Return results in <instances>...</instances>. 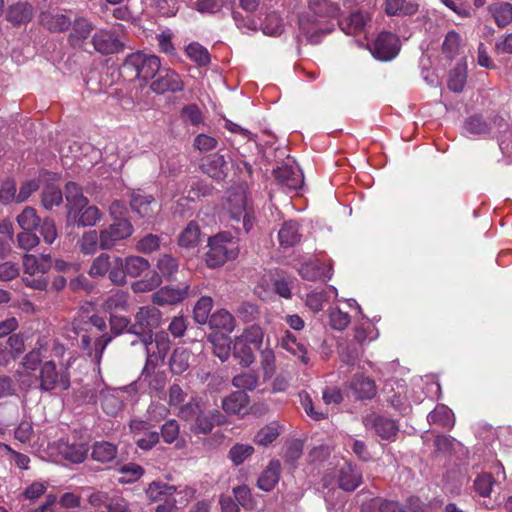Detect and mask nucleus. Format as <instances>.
<instances>
[{"instance_id": "2f4dec72", "label": "nucleus", "mask_w": 512, "mask_h": 512, "mask_svg": "<svg viewBox=\"0 0 512 512\" xmlns=\"http://www.w3.org/2000/svg\"><path fill=\"white\" fill-rule=\"evenodd\" d=\"M281 347L299 358L302 363H308L309 359L306 356V347L302 343L298 342L296 336L290 331H285L284 335L282 336Z\"/></svg>"}, {"instance_id": "9b49d317", "label": "nucleus", "mask_w": 512, "mask_h": 512, "mask_svg": "<svg viewBox=\"0 0 512 512\" xmlns=\"http://www.w3.org/2000/svg\"><path fill=\"white\" fill-rule=\"evenodd\" d=\"M92 512H129L125 499L111 496L107 492L97 491L89 496Z\"/></svg>"}, {"instance_id": "0e129e2a", "label": "nucleus", "mask_w": 512, "mask_h": 512, "mask_svg": "<svg viewBox=\"0 0 512 512\" xmlns=\"http://www.w3.org/2000/svg\"><path fill=\"white\" fill-rule=\"evenodd\" d=\"M279 434L278 425L272 423L258 431L254 437V442L261 446H268L277 439Z\"/></svg>"}, {"instance_id": "c756f323", "label": "nucleus", "mask_w": 512, "mask_h": 512, "mask_svg": "<svg viewBox=\"0 0 512 512\" xmlns=\"http://www.w3.org/2000/svg\"><path fill=\"white\" fill-rule=\"evenodd\" d=\"M208 322L211 328L221 330L225 335H229L235 328L233 315L224 309L214 312Z\"/></svg>"}, {"instance_id": "cd10ccee", "label": "nucleus", "mask_w": 512, "mask_h": 512, "mask_svg": "<svg viewBox=\"0 0 512 512\" xmlns=\"http://www.w3.org/2000/svg\"><path fill=\"white\" fill-rule=\"evenodd\" d=\"M47 346L48 340L45 337L38 339L35 348L23 358V365L27 370L34 371L40 368L43 358L46 357Z\"/></svg>"}, {"instance_id": "39448f33", "label": "nucleus", "mask_w": 512, "mask_h": 512, "mask_svg": "<svg viewBox=\"0 0 512 512\" xmlns=\"http://www.w3.org/2000/svg\"><path fill=\"white\" fill-rule=\"evenodd\" d=\"M141 343L146 351V363L142 370V377L147 379L152 376L153 370L163 363L171 348V342L168 333L160 331L156 333L154 340L152 337L150 339L143 337L141 338Z\"/></svg>"}, {"instance_id": "aec40b11", "label": "nucleus", "mask_w": 512, "mask_h": 512, "mask_svg": "<svg viewBox=\"0 0 512 512\" xmlns=\"http://www.w3.org/2000/svg\"><path fill=\"white\" fill-rule=\"evenodd\" d=\"M339 487L345 491H354L362 482V474L356 465L346 463L339 473Z\"/></svg>"}, {"instance_id": "bf43d9fd", "label": "nucleus", "mask_w": 512, "mask_h": 512, "mask_svg": "<svg viewBox=\"0 0 512 512\" xmlns=\"http://www.w3.org/2000/svg\"><path fill=\"white\" fill-rule=\"evenodd\" d=\"M213 306V300L211 297H201L194 307V319L199 324H205L210 319V312Z\"/></svg>"}, {"instance_id": "58836bf2", "label": "nucleus", "mask_w": 512, "mask_h": 512, "mask_svg": "<svg viewBox=\"0 0 512 512\" xmlns=\"http://www.w3.org/2000/svg\"><path fill=\"white\" fill-rule=\"evenodd\" d=\"M234 0H196L192 9L200 14H216L223 8H231Z\"/></svg>"}, {"instance_id": "0eeeda50", "label": "nucleus", "mask_w": 512, "mask_h": 512, "mask_svg": "<svg viewBox=\"0 0 512 512\" xmlns=\"http://www.w3.org/2000/svg\"><path fill=\"white\" fill-rule=\"evenodd\" d=\"M226 207L231 219L237 222L242 220L243 229L246 233L253 228V209L250 206L246 192L243 189H237L229 193Z\"/></svg>"}, {"instance_id": "f257e3e1", "label": "nucleus", "mask_w": 512, "mask_h": 512, "mask_svg": "<svg viewBox=\"0 0 512 512\" xmlns=\"http://www.w3.org/2000/svg\"><path fill=\"white\" fill-rule=\"evenodd\" d=\"M308 8L312 15L303 14L299 17V30L309 43L318 44L332 28L323 27L317 18H336L340 8L332 0H308Z\"/></svg>"}, {"instance_id": "c85d7f7f", "label": "nucleus", "mask_w": 512, "mask_h": 512, "mask_svg": "<svg viewBox=\"0 0 512 512\" xmlns=\"http://www.w3.org/2000/svg\"><path fill=\"white\" fill-rule=\"evenodd\" d=\"M129 294L122 290H116L109 294L102 304V308L110 315L118 311H126L128 308Z\"/></svg>"}, {"instance_id": "603ef678", "label": "nucleus", "mask_w": 512, "mask_h": 512, "mask_svg": "<svg viewBox=\"0 0 512 512\" xmlns=\"http://www.w3.org/2000/svg\"><path fill=\"white\" fill-rule=\"evenodd\" d=\"M117 448L110 442H97L93 446L92 457L99 462H109L116 457Z\"/></svg>"}, {"instance_id": "f704fd0d", "label": "nucleus", "mask_w": 512, "mask_h": 512, "mask_svg": "<svg viewBox=\"0 0 512 512\" xmlns=\"http://www.w3.org/2000/svg\"><path fill=\"white\" fill-rule=\"evenodd\" d=\"M247 404V394L244 391H237L223 400L222 408L228 414H240L246 409Z\"/></svg>"}, {"instance_id": "72a5a7b5", "label": "nucleus", "mask_w": 512, "mask_h": 512, "mask_svg": "<svg viewBox=\"0 0 512 512\" xmlns=\"http://www.w3.org/2000/svg\"><path fill=\"white\" fill-rule=\"evenodd\" d=\"M209 341L213 346V353L222 362L226 361L231 352V341L228 335L224 333L215 332L209 336Z\"/></svg>"}, {"instance_id": "ddd939ff", "label": "nucleus", "mask_w": 512, "mask_h": 512, "mask_svg": "<svg viewBox=\"0 0 512 512\" xmlns=\"http://www.w3.org/2000/svg\"><path fill=\"white\" fill-rule=\"evenodd\" d=\"M366 428L373 429L375 433L384 440L393 439L397 432L398 426L396 422L392 419L378 416V415H370L364 418L363 421Z\"/></svg>"}, {"instance_id": "e433bc0d", "label": "nucleus", "mask_w": 512, "mask_h": 512, "mask_svg": "<svg viewBox=\"0 0 512 512\" xmlns=\"http://www.w3.org/2000/svg\"><path fill=\"white\" fill-rule=\"evenodd\" d=\"M190 351L183 347L176 348L169 361L170 370L173 374L181 375L189 368Z\"/></svg>"}, {"instance_id": "2eb2a0df", "label": "nucleus", "mask_w": 512, "mask_h": 512, "mask_svg": "<svg viewBox=\"0 0 512 512\" xmlns=\"http://www.w3.org/2000/svg\"><path fill=\"white\" fill-rule=\"evenodd\" d=\"M274 176L277 182L288 190H297L303 184V177L300 171L291 166H281L274 170Z\"/></svg>"}, {"instance_id": "37998d69", "label": "nucleus", "mask_w": 512, "mask_h": 512, "mask_svg": "<svg viewBox=\"0 0 512 512\" xmlns=\"http://www.w3.org/2000/svg\"><path fill=\"white\" fill-rule=\"evenodd\" d=\"M99 401L103 411L108 415H115L121 410L122 402L111 390L105 389L99 392L96 402Z\"/></svg>"}, {"instance_id": "c9c22d12", "label": "nucleus", "mask_w": 512, "mask_h": 512, "mask_svg": "<svg viewBox=\"0 0 512 512\" xmlns=\"http://www.w3.org/2000/svg\"><path fill=\"white\" fill-rule=\"evenodd\" d=\"M201 230L197 222L190 221L180 233L178 238L179 246L183 248H194L199 245Z\"/></svg>"}, {"instance_id": "6e6d98bb", "label": "nucleus", "mask_w": 512, "mask_h": 512, "mask_svg": "<svg viewBox=\"0 0 512 512\" xmlns=\"http://www.w3.org/2000/svg\"><path fill=\"white\" fill-rule=\"evenodd\" d=\"M466 133L474 136L486 135L490 132V125L478 115L469 117L464 124Z\"/></svg>"}, {"instance_id": "7c9ffc66", "label": "nucleus", "mask_w": 512, "mask_h": 512, "mask_svg": "<svg viewBox=\"0 0 512 512\" xmlns=\"http://www.w3.org/2000/svg\"><path fill=\"white\" fill-rule=\"evenodd\" d=\"M154 203L155 199L152 195L141 192H134L130 200L132 210L141 217H149L152 214V204Z\"/></svg>"}, {"instance_id": "6ab92c4d", "label": "nucleus", "mask_w": 512, "mask_h": 512, "mask_svg": "<svg viewBox=\"0 0 512 512\" xmlns=\"http://www.w3.org/2000/svg\"><path fill=\"white\" fill-rule=\"evenodd\" d=\"M39 21L44 28L53 33L64 32L71 26V20L67 15L49 11L42 12Z\"/></svg>"}, {"instance_id": "423d86ee", "label": "nucleus", "mask_w": 512, "mask_h": 512, "mask_svg": "<svg viewBox=\"0 0 512 512\" xmlns=\"http://www.w3.org/2000/svg\"><path fill=\"white\" fill-rule=\"evenodd\" d=\"M68 367L69 363L65 368L58 369L53 360L43 362L37 376L38 388L43 392H50L55 389L68 390L70 387Z\"/></svg>"}, {"instance_id": "4be33fe9", "label": "nucleus", "mask_w": 512, "mask_h": 512, "mask_svg": "<svg viewBox=\"0 0 512 512\" xmlns=\"http://www.w3.org/2000/svg\"><path fill=\"white\" fill-rule=\"evenodd\" d=\"M34 9L28 2H17L7 10V20L14 25L26 24L31 21Z\"/></svg>"}, {"instance_id": "a211bd4d", "label": "nucleus", "mask_w": 512, "mask_h": 512, "mask_svg": "<svg viewBox=\"0 0 512 512\" xmlns=\"http://www.w3.org/2000/svg\"><path fill=\"white\" fill-rule=\"evenodd\" d=\"M65 197L69 216H72L77 210H82L88 205V199L83 195L82 188L74 182L66 184Z\"/></svg>"}, {"instance_id": "774afa93", "label": "nucleus", "mask_w": 512, "mask_h": 512, "mask_svg": "<svg viewBox=\"0 0 512 512\" xmlns=\"http://www.w3.org/2000/svg\"><path fill=\"white\" fill-rule=\"evenodd\" d=\"M239 337L248 344L253 345L255 348L259 349L263 343L264 331L259 325H251L250 327L246 328Z\"/></svg>"}, {"instance_id": "f03ea898", "label": "nucleus", "mask_w": 512, "mask_h": 512, "mask_svg": "<svg viewBox=\"0 0 512 512\" xmlns=\"http://www.w3.org/2000/svg\"><path fill=\"white\" fill-rule=\"evenodd\" d=\"M160 58L154 54L136 51L128 54L120 66V74L124 79L138 80L142 85L148 84L160 71Z\"/></svg>"}, {"instance_id": "4c0bfd02", "label": "nucleus", "mask_w": 512, "mask_h": 512, "mask_svg": "<svg viewBox=\"0 0 512 512\" xmlns=\"http://www.w3.org/2000/svg\"><path fill=\"white\" fill-rule=\"evenodd\" d=\"M418 4L407 0H386L385 12L388 15H413L418 11Z\"/></svg>"}, {"instance_id": "e2e57ef3", "label": "nucleus", "mask_w": 512, "mask_h": 512, "mask_svg": "<svg viewBox=\"0 0 512 512\" xmlns=\"http://www.w3.org/2000/svg\"><path fill=\"white\" fill-rule=\"evenodd\" d=\"M253 453L254 448L251 445L237 443L231 447L228 456L235 466H239Z\"/></svg>"}, {"instance_id": "473e14b6", "label": "nucleus", "mask_w": 512, "mask_h": 512, "mask_svg": "<svg viewBox=\"0 0 512 512\" xmlns=\"http://www.w3.org/2000/svg\"><path fill=\"white\" fill-rule=\"evenodd\" d=\"M71 25L72 31L68 40L72 45L87 39L94 29L93 24L84 17H77Z\"/></svg>"}, {"instance_id": "ea45409f", "label": "nucleus", "mask_w": 512, "mask_h": 512, "mask_svg": "<svg viewBox=\"0 0 512 512\" xmlns=\"http://www.w3.org/2000/svg\"><path fill=\"white\" fill-rule=\"evenodd\" d=\"M78 226H94L102 218V213L96 206H86L82 210H77L72 216Z\"/></svg>"}, {"instance_id": "a18cd8bd", "label": "nucleus", "mask_w": 512, "mask_h": 512, "mask_svg": "<svg viewBox=\"0 0 512 512\" xmlns=\"http://www.w3.org/2000/svg\"><path fill=\"white\" fill-rule=\"evenodd\" d=\"M233 355L235 358L239 359V362L242 366L246 367L252 364L255 359L250 344L245 342L239 336H237L234 340Z\"/></svg>"}, {"instance_id": "bb28decb", "label": "nucleus", "mask_w": 512, "mask_h": 512, "mask_svg": "<svg viewBox=\"0 0 512 512\" xmlns=\"http://www.w3.org/2000/svg\"><path fill=\"white\" fill-rule=\"evenodd\" d=\"M350 386L358 399H371L376 394L374 380L363 375H355Z\"/></svg>"}, {"instance_id": "49530a36", "label": "nucleus", "mask_w": 512, "mask_h": 512, "mask_svg": "<svg viewBox=\"0 0 512 512\" xmlns=\"http://www.w3.org/2000/svg\"><path fill=\"white\" fill-rule=\"evenodd\" d=\"M123 262L127 275L132 278L139 277L150 268L149 261L141 256L126 257Z\"/></svg>"}, {"instance_id": "5701e85b", "label": "nucleus", "mask_w": 512, "mask_h": 512, "mask_svg": "<svg viewBox=\"0 0 512 512\" xmlns=\"http://www.w3.org/2000/svg\"><path fill=\"white\" fill-rule=\"evenodd\" d=\"M59 453L68 461L72 463H81L87 456L88 449L82 443H69L68 441L60 440L58 443Z\"/></svg>"}, {"instance_id": "052dcab7", "label": "nucleus", "mask_w": 512, "mask_h": 512, "mask_svg": "<svg viewBox=\"0 0 512 512\" xmlns=\"http://www.w3.org/2000/svg\"><path fill=\"white\" fill-rule=\"evenodd\" d=\"M42 205L45 209L51 210L59 206L63 201L62 191L53 185L46 186L42 191Z\"/></svg>"}, {"instance_id": "dca6fc26", "label": "nucleus", "mask_w": 512, "mask_h": 512, "mask_svg": "<svg viewBox=\"0 0 512 512\" xmlns=\"http://www.w3.org/2000/svg\"><path fill=\"white\" fill-rule=\"evenodd\" d=\"M111 339L112 338L108 334H103L101 336L96 337L95 341L92 344L91 337L85 334L82 335L81 346L84 350L87 351L88 355L93 359V361L99 364L104 353V350L110 343Z\"/></svg>"}, {"instance_id": "864d4df0", "label": "nucleus", "mask_w": 512, "mask_h": 512, "mask_svg": "<svg viewBox=\"0 0 512 512\" xmlns=\"http://www.w3.org/2000/svg\"><path fill=\"white\" fill-rule=\"evenodd\" d=\"M461 42V36L456 31L452 30L446 34L442 44V52L446 58L452 60L459 54Z\"/></svg>"}, {"instance_id": "8fccbe9b", "label": "nucleus", "mask_w": 512, "mask_h": 512, "mask_svg": "<svg viewBox=\"0 0 512 512\" xmlns=\"http://www.w3.org/2000/svg\"><path fill=\"white\" fill-rule=\"evenodd\" d=\"M489 10L499 27H505L512 22V4L502 2L491 6Z\"/></svg>"}, {"instance_id": "1a4fd4ad", "label": "nucleus", "mask_w": 512, "mask_h": 512, "mask_svg": "<svg viewBox=\"0 0 512 512\" xmlns=\"http://www.w3.org/2000/svg\"><path fill=\"white\" fill-rule=\"evenodd\" d=\"M91 43L96 52L101 55L118 54L125 49V44L119 38L116 31L99 29L94 33Z\"/></svg>"}, {"instance_id": "7ed1b4c3", "label": "nucleus", "mask_w": 512, "mask_h": 512, "mask_svg": "<svg viewBox=\"0 0 512 512\" xmlns=\"http://www.w3.org/2000/svg\"><path fill=\"white\" fill-rule=\"evenodd\" d=\"M209 250L206 263L210 268H217L227 261L235 260L239 255V240L229 232H220L208 239Z\"/></svg>"}, {"instance_id": "4468645a", "label": "nucleus", "mask_w": 512, "mask_h": 512, "mask_svg": "<svg viewBox=\"0 0 512 512\" xmlns=\"http://www.w3.org/2000/svg\"><path fill=\"white\" fill-rule=\"evenodd\" d=\"M145 493L151 502L158 504L174 499L176 495L180 494L176 486L169 485L162 481L151 482L145 490Z\"/></svg>"}, {"instance_id": "393cba45", "label": "nucleus", "mask_w": 512, "mask_h": 512, "mask_svg": "<svg viewBox=\"0 0 512 512\" xmlns=\"http://www.w3.org/2000/svg\"><path fill=\"white\" fill-rule=\"evenodd\" d=\"M301 233L299 232V224L294 220H289L283 223L278 232V239L281 247L289 248L298 244L301 240Z\"/></svg>"}, {"instance_id": "3c124183", "label": "nucleus", "mask_w": 512, "mask_h": 512, "mask_svg": "<svg viewBox=\"0 0 512 512\" xmlns=\"http://www.w3.org/2000/svg\"><path fill=\"white\" fill-rule=\"evenodd\" d=\"M261 29L266 35L278 36L284 30L283 19L276 12L267 13L261 24Z\"/></svg>"}, {"instance_id": "20e7f679", "label": "nucleus", "mask_w": 512, "mask_h": 512, "mask_svg": "<svg viewBox=\"0 0 512 512\" xmlns=\"http://www.w3.org/2000/svg\"><path fill=\"white\" fill-rule=\"evenodd\" d=\"M122 209H124V204L120 201H114L109 207L114 221L100 231V248L103 250L112 249L119 241L129 238L134 232V227L128 219L116 218V214L120 213Z\"/></svg>"}, {"instance_id": "338daca9", "label": "nucleus", "mask_w": 512, "mask_h": 512, "mask_svg": "<svg viewBox=\"0 0 512 512\" xmlns=\"http://www.w3.org/2000/svg\"><path fill=\"white\" fill-rule=\"evenodd\" d=\"M126 276L127 273L123 259L121 257H115L108 271L109 279L116 285H123L126 283Z\"/></svg>"}, {"instance_id": "13d9d810", "label": "nucleus", "mask_w": 512, "mask_h": 512, "mask_svg": "<svg viewBox=\"0 0 512 512\" xmlns=\"http://www.w3.org/2000/svg\"><path fill=\"white\" fill-rule=\"evenodd\" d=\"M79 246L82 253L94 254L100 247V233L96 230L86 231L79 240Z\"/></svg>"}, {"instance_id": "f3484780", "label": "nucleus", "mask_w": 512, "mask_h": 512, "mask_svg": "<svg viewBox=\"0 0 512 512\" xmlns=\"http://www.w3.org/2000/svg\"><path fill=\"white\" fill-rule=\"evenodd\" d=\"M23 266L25 275L46 274L52 266V260L50 255L26 254L23 258Z\"/></svg>"}, {"instance_id": "a878e982", "label": "nucleus", "mask_w": 512, "mask_h": 512, "mask_svg": "<svg viewBox=\"0 0 512 512\" xmlns=\"http://www.w3.org/2000/svg\"><path fill=\"white\" fill-rule=\"evenodd\" d=\"M281 464L271 460L258 478L257 486L263 491H271L279 481Z\"/></svg>"}, {"instance_id": "680f3d73", "label": "nucleus", "mask_w": 512, "mask_h": 512, "mask_svg": "<svg viewBox=\"0 0 512 512\" xmlns=\"http://www.w3.org/2000/svg\"><path fill=\"white\" fill-rule=\"evenodd\" d=\"M186 53L199 66H206L210 63L211 59L208 50L197 42L190 43L186 47Z\"/></svg>"}, {"instance_id": "412c9836", "label": "nucleus", "mask_w": 512, "mask_h": 512, "mask_svg": "<svg viewBox=\"0 0 512 512\" xmlns=\"http://www.w3.org/2000/svg\"><path fill=\"white\" fill-rule=\"evenodd\" d=\"M221 417L222 415L218 411H212L209 413H204L202 411L194 418V423L191 425L190 429L196 435H207L213 430L214 423H221Z\"/></svg>"}, {"instance_id": "c03bdc74", "label": "nucleus", "mask_w": 512, "mask_h": 512, "mask_svg": "<svg viewBox=\"0 0 512 512\" xmlns=\"http://www.w3.org/2000/svg\"><path fill=\"white\" fill-rule=\"evenodd\" d=\"M331 292H336L334 287H328L322 290H313L306 296V305L313 312H319L323 309L325 302L330 297Z\"/></svg>"}, {"instance_id": "5fc2aeb1", "label": "nucleus", "mask_w": 512, "mask_h": 512, "mask_svg": "<svg viewBox=\"0 0 512 512\" xmlns=\"http://www.w3.org/2000/svg\"><path fill=\"white\" fill-rule=\"evenodd\" d=\"M369 19L370 17L367 13L359 11L354 12L349 16L347 23L342 27V30L346 34H358L364 29Z\"/></svg>"}, {"instance_id": "a19ab883", "label": "nucleus", "mask_w": 512, "mask_h": 512, "mask_svg": "<svg viewBox=\"0 0 512 512\" xmlns=\"http://www.w3.org/2000/svg\"><path fill=\"white\" fill-rule=\"evenodd\" d=\"M467 81V66L465 62H458L451 70L448 78V88L456 93H460Z\"/></svg>"}, {"instance_id": "9d476101", "label": "nucleus", "mask_w": 512, "mask_h": 512, "mask_svg": "<svg viewBox=\"0 0 512 512\" xmlns=\"http://www.w3.org/2000/svg\"><path fill=\"white\" fill-rule=\"evenodd\" d=\"M369 50L378 60H392L399 53V39L395 34L383 31L377 36L373 44L369 47Z\"/></svg>"}, {"instance_id": "79ce46f5", "label": "nucleus", "mask_w": 512, "mask_h": 512, "mask_svg": "<svg viewBox=\"0 0 512 512\" xmlns=\"http://www.w3.org/2000/svg\"><path fill=\"white\" fill-rule=\"evenodd\" d=\"M427 420L430 424H438L448 428L453 427L455 422L452 410L445 405H437L435 409L428 414Z\"/></svg>"}, {"instance_id": "f8f14e48", "label": "nucleus", "mask_w": 512, "mask_h": 512, "mask_svg": "<svg viewBox=\"0 0 512 512\" xmlns=\"http://www.w3.org/2000/svg\"><path fill=\"white\" fill-rule=\"evenodd\" d=\"M184 88V83L180 75L170 68H161L157 77L150 83V89L156 94L167 92H180Z\"/></svg>"}, {"instance_id": "de8ad7c7", "label": "nucleus", "mask_w": 512, "mask_h": 512, "mask_svg": "<svg viewBox=\"0 0 512 512\" xmlns=\"http://www.w3.org/2000/svg\"><path fill=\"white\" fill-rule=\"evenodd\" d=\"M156 267L163 277L171 280L178 271L179 263L172 255L162 254L157 260Z\"/></svg>"}, {"instance_id": "4d7b16f0", "label": "nucleus", "mask_w": 512, "mask_h": 512, "mask_svg": "<svg viewBox=\"0 0 512 512\" xmlns=\"http://www.w3.org/2000/svg\"><path fill=\"white\" fill-rule=\"evenodd\" d=\"M226 165L225 159L221 155H213L211 159L203 165L205 173L211 178L222 180L225 177L224 167Z\"/></svg>"}, {"instance_id": "69168bd1", "label": "nucleus", "mask_w": 512, "mask_h": 512, "mask_svg": "<svg viewBox=\"0 0 512 512\" xmlns=\"http://www.w3.org/2000/svg\"><path fill=\"white\" fill-rule=\"evenodd\" d=\"M40 221L36 210L32 207H26L17 217V222L23 230H34Z\"/></svg>"}, {"instance_id": "6e6552de", "label": "nucleus", "mask_w": 512, "mask_h": 512, "mask_svg": "<svg viewBox=\"0 0 512 512\" xmlns=\"http://www.w3.org/2000/svg\"><path fill=\"white\" fill-rule=\"evenodd\" d=\"M162 322L160 310L154 306L140 307L134 317V323L129 328V333L137 336L151 338L152 333Z\"/></svg>"}, {"instance_id": "09e8293b", "label": "nucleus", "mask_w": 512, "mask_h": 512, "mask_svg": "<svg viewBox=\"0 0 512 512\" xmlns=\"http://www.w3.org/2000/svg\"><path fill=\"white\" fill-rule=\"evenodd\" d=\"M301 277L308 281H317L326 277L325 268L319 261H309L299 268Z\"/></svg>"}, {"instance_id": "b1692460", "label": "nucleus", "mask_w": 512, "mask_h": 512, "mask_svg": "<svg viewBox=\"0 0 512 512\" xmlns=\"http://www.w3.org/2000/svg\"><path fill=\"white\" fill-rule=\"evenodd\" d=\"M188 290V285H185L182 289H175L168 286L163 287L153 294V302L159 305L178 303L188 296Z\"/></svg>"}]
</instances>
